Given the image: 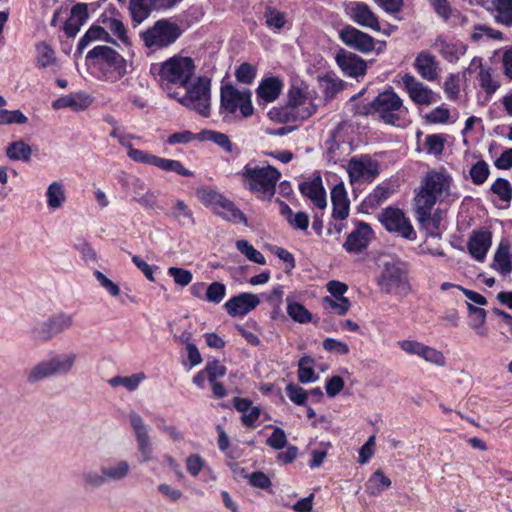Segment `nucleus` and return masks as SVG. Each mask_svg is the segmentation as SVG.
<instances>
[{
    "instance_id": "42",
    "label": "nucleus",
    "mask_w": 512,
    "mask_h": 512,
    "mask_svg": "<svg viewBox=\"0 0 512 512\" xmlns=\"http://www.w3.org/2000/svg\"><path fill=\"white\" fill-rule=\"evenodd\" d=\"M318 376L314 371V360L311 357L304 356L298 363V380L303 383L315 382Z\"/></svg>"
},
{
    "instance_id": "8",
    "label": "nucleus",
    "mask_w": 512,
    "mask_h": 512,
    "mask_svg": "<svg viewBox=\"0 0 512 512\" xmlns=\"http://www.w3.org/2000/svg\"><path fill=\"white\" fill-rule=\"evenodd\" d=\"M74 324V317L72 314L66 312H58L51 315L45 321L35 326L31 330L32 337L35 340L47 342L56 335L69 330Z\"/></svg>"
},
{
    "instance_id": "54",
    "label": "nucleus",
    "mask_w": 512,
    "mask_h": 512,
    "mask_svg": "<svg viewBox=\"0 0 512 512\" xmlns=\"http://www.w3.org/2000/svg\"><path fill=\"white\" fill-rule=\"evenodd\" d=\"M323 303L326 309H331L338 315H344L348 312L351 304L348 298H335L325 297Z\"/></svg>"
},
{
    "instance_id": "63",
    "label": "nucleus",
    "mask_w": 512,
    "mask_h": 512,
    "mask_svg": "<svg viewBox=\"0 0 512 512\" xmlns=\"http://www.w3.org/2000/svg\"><path fill=\"white\" fill-rule=\"evenodd\" d=\"M237 175L242 177L245 186L253 192L256 191V166H252L251 163H248L243 171L239 172Z\"/></svg>"
},
{
    "instance_id": "27",
    "label": "nucleus",
    "mask_w": 512,
    "mask_h": 512,
    "mask_svg": "<svg viewBox=\"0 0 512 512\" xmlns=\"http://www.w3.org/2000/svg\"><path fill=\"white\" fill-rule=\"evenodd\" d=\"M91 102V97L83 92L70 93L53 101L52 107L55 110L71 108L73 111H83L90 106Z\"/></svg>"
},
{
    "instance_id": "34",
    "label": "nucleus",
    "mask_w": 512,
    "mask_h": 512,
    "mask_svg": "<svg viewBox=\"0 0 512 512\" xmlns=\"http://www.w3.org/2000/svg\"><path fill=\"white\" fill-rule=\"evenodd\" d=\"M46 199L49 209H60L66 202L64 185L59 181L52 182L46 190Z\"/></svg>"
},
{
    "instance_id": "35",
    "label": "nucleus",
    "mask_w": 512,
    "mask_h": 512,
    "mask_svg": "<svg viewBox=\"0 0 512 512\" xmlns=\"http://www.w3.org/2000/svg\"><path fill=\"white\" fill-rule=\"evenodd\" d=\"M283 287L281 285H277L272 289L269 293H262L260 296H258V304L260 302L267 303L271 308V317L276 318L281 311V305L283 302Z\"/></svg>"
},
{
    "instance_id": "55",
    "label": "nucleus",
    "mask_w": 512,
    "mask_h": 512,
    "mask_svg": "<svg viewBox=\"0 0 512 512\" xmlns=\"http://www.w3.org/2000/svg\"><path fill=\"white\" fill-rule=\"evenodd\" d=\"M55 61L54 51L46 43L37 45V63L40 67L45 68L53 64Z\"/></svg>"
},
{
    "instance_id": "28",
    "label": "nucleus",
    "mask_w": 512,
    "mask_h": 512,
    "mask_svg": "<svg viewBox=\"0 0 512 512\" xmlns=\"http://www.w3.org/2000/svg\"><path fill=\"white\" fill-rule=\"evenodd\" d=\"M88 19V7L85 3H78L71 9L70 17L64 25V31L68 37H74Z\"/></svg>"
},
{
    "instance_id": "14",
    "label": "nucleus",
    "mask_w": 512,
    "mask_h": 512,
    "mask_svg": "<svg viewBox=\"0 0 512 512\" xmlns=\"http://www.w3.org/2000/svg\"><path fill=\"white\" fill-rule=\"evenodd\" d=\"M339 38L346 46L361 53H368L375 46V40L372 36L351 25H347L340 30Z\"/></svg>"
},
{
    "instance_id": "6",
    "label": "nucleus",
    "mask_w": 512,
    "mask_h": 512,
    "mask_svg": "<svg viewBox=\"0 0 512 512\" xmlns=\"http://www.w3.org/2000/svg\"><path fill=\"white\" fill-rule=\"evenodd\" d=\"M380 290L386 294L406 295L410 290L406 272L399 262H386L378 278Z\"/></svg>"
},
{
    "instance_id": "60",
    "label": "nucleus",
    "mask_w": 512,
    "mask_h": 512,
    "mask_svg": "<svg viewBox=\"0 0 512 512\" xmlns=\"http://www.w3.org/2000/svg\"><path fill=\"white\" fill-rule=\"evenodd\" d=\"M233 476L238 482L248 480L252 487H256V471L249 473L247 469L240 464H235L232 468Z\"/></svg>"
},
{
    "instance_id": "17",
    "label": "nucleus",
    "mask_w": 512,
    "mask_h": 512,
    "mask_svg": "<svg viewBox=\"0 0 512 512\" xmlns=\"http://www.w3.org/2000/svg\"><path fill=\"white\" fill-rule=\"evenodd\" d=\"M288 108L291 109L290 114L297 119H307L316 110V107L308 99L305 93L297 87H292L288 94Z\"/></svg>"
},
{
    "instance_id": "41",
    "label": "nucleus",
    "mask_w": 512,
    "mask_h": 512,
    "mask_svg": "<svg viewBox=\"0 0 512 512\" xmlns=\"http://www.w3.org/2000/svg\"><path fill=\"white\" fill-rule=\"evenodd\" d=\"M81 483L83 487L89 489L99 488L107 484L103 467L101 466L99 470L88 469L83 471L81 474Z\"/></svg>"
},
{
    "instance_id": "20",
    "label": "nucleus",
    "mask_w": 512,
    "mask_h": 512,
    "mask_svg": "<svg viewBox=\"0 0 512 512\" xmlns=\"http://www.w3.org/2000/svg\"><path fill=\"white\" fill-rule=\"evenodd\" d=\"M336 62L343 73L350 77L363 76L366 72V62L351 52H341L336 55Z\"/></svg>"
},
{
    "instance_id": "29",
    "label": "nucleus",
    "mask_w": 512,
    "mask_h": 512,
    "mask_svg": "<svg viewBox=\"0 0 512 512\" xmlns=\"http://www.w3.org/2000/svg\"><path fill=\"white\" fill-rule=\"evenodd\" d=\"M102 467L107 484L123 482L131 473V465L127 460H117Z\"/></svg>"
},
{
    "instance_id": "45",
    "label": "nucleus",
    "mask_w": 512,
    "mask_h": 512,
    "mask_svg": "<svg viewBox=\"0 0 512 512\" xmlns=\"http://www.w3.org/2000/svg\"><path fill=\"white\" fill-rule=\"evenodd\" d=\"M31 153V147L23 141L13 142L6 149V154L11 160L28 161Z\"/></svg>"
},
{
    "instance_id": "22",
    "label": "nucleus",
    "mask_w": 512,
    "mask_h": 512,
    "mask_svg": "<svg viewBox=\"0 0 512 512\" xmlns=\"http://www.w3.org/2000/svg\"><path fill=\"white\" fill-rule=\"evenodd\" d=\"M166 215L182 228H191L196 224L193 210L180 199L172 203Z\"/></svg>"
},
{
    "instance_id": "38",
    "label": "nucleus",
    "mask_w": 512,
    "mask_h": 512,
    "mask_svg": "<svg viewBox=\"0 0 512 512\" xmlns=\"http://www.w3.org/2000/svg\"><path fill=\"white\" fill-rule=\"evenodd\" d=\"M198 200L206 207L215 211L218 205L225 197L219 191L207 187H201L196 190Z\"/></svg>"
},
{
    "instance_id": "30",
    "label": "nucleus",
    "mask_w": 512,
    "mask_h": 512,
    "mask_svg": "<svg viewBox=\"0 0 512 512\" xmlns=\"http://www.w3.org/2000/svg\"><path fill=\"white\" fill-rule=\"evenodd\" d=\"M283 87L278 77H267L261 80L258 85V97L265 102H273L278 98Z\"/></svg>"
},
{
    "instance_id": "3",
    "label": "nucleus",
    "mask_w": 512,
    "mask_h": 512,
    "mask_svg": "<svg viewBox=\"0 0 512 512\" xmlns=\"http://www.w3.org/2000/svg\"><path fill=\"white\" fill-rule=\"evenodd\" d=\"M78 360L75 352H63L42 360L26 372V381L29 384L39 383L53 376L69 375Z\"/></svg>"
},
{
    "instance_id": "24",
    "label": "nucleus",
    "mask_w": 512,
    "mask_h": 512,
    "mask_svg": "<svg viewBox=\"0 0 512 512\" xmlns=\"http://www.w3.org/2000/svg\"><path fill=\"white\" fill-rule=\"evenodd\" d=\"M492 244V233L490 231H474L468 241V251L473 258L483 261Z\"/></svg>"
},
{
    "instance_id": "15",
    "label": "nucleus",
    "mask_w": 512,
    "mask_h": 512,
    "mask_svg": "<svg viewBox=\"0 0 512 512\" xmlns=\"http://www.w3.org/2000/svg\"><path fill=\"white\" fill-rule=\"evenodd\" d=\"M402 84L414 103L429 106L436 102V94L414 76L405 74L402 77Z\"/></svg>"
},
{
    "instance_id": "9",
    "label": "nucleus",
    "mask_w": 512,
    "mask_h": 512,
    "mask_svg": "<svg viewBox=\"0 0 512 512\" xmlns=\"http://www.w3.org/2000/svg\"><path fill=\"white\" fill-rule=\"evenodd\" d=\"M194 72L192 59L188 57H172L159 68L161 81L184 85Z\"/></svg>"
},
{
    "instance_id": "13",
    "label": "nucleus",
    "mask_w": 512,
    "mask_h": 512,
    "mask_svg": "<svg viewBox=\"0 0 512 512\" xmlns=\"http://www.w3.org/2000/svg\"><path fill=\"white\" fill-rule=\"evenodd\" d=\"M399 347L410 355H417L423 360L438 367L446 365L444 354L430 346L414 340H402L398 342Z\"/></svg>"
},
{
    "instance_id": "64",
    "label": "nucleus",
    "mask_w": 512,
    "mask_h": 512,
    "mask_svg": "<svg viewBox=\"0 0 512 512\" xmlns=\"http://www.w3.org/2000/svg\"><path fill=\"white\" fill-rule=\"evenodd\" d=\"M323 348L326 351L336 353L338 355H346L349 353V347L346 343L333 339L327 338L323 341Z\"/></svg>"
},
{
    "instance_id": "4",
    "label": "nucleus",
    "mask_w": 512,
    "mask_h": 512,
    "mask_svg": "<svg viewBox=\"0 0 512 512\" xmlns=\"http://www.w3.org/2000/svg\"><path fill=\"white\" fill-rule=\"evenodd\" d=\"M402 99L392 90H386L365 107V114L379 118L385 124L399 125L400 119L406 114Z\"/></svg>"
},
{
    "instance_id": "43",
    "label": "nucleus",
    "mask_w": 512,
    "mask_h": 512,
    "mask_svg": "<svg viewBox=\"0 0 512 512\" xmlns=\"http://www.w3.org/2000/svg\"><path fill=\"white\" fill-rule=\"evenodd\" d=\"M152 166H156L164 171L176 172L181 176L189 177L193 175V173L190 170L184 168L182 163L178 160L166 159L155 156V160Z\"/></svg>"
},
{
    "instance_id": "61",
    "label": "nucleus",
    "mask_w": 512,
    "mask_h": 512,
    "mask_svg": "<svg viewBox=\"0 0 512 512\" xmlns=\"http://www.w3.org/2000/svg\"><path fill=\"white\" fill-rule=\"evenodd\" d=\"M255 70L254 68L247 63L241 64L236 72L235 76L239 83L249 84L252 83L255 78Z\"/></svg>"
},
{
    "instance_id": "10",
    "label": "nucleus",
    "mask_w": 512,
    "mask_h": 512,
    "mask_svg": "<svg viewBox=\"0 0 512 512\" xmlns=\"http://www.w3.org/2000/svg\"><path fill=\"white\" fill-rule=\"evenodd\" d=\"M180 36V30L176 24L166 20H160L142 34L145 45L149 48H161L176 41Z\"/></svg>"
},
{
    "instance_id": "25",
    "label": "nucleus",
    "mask_w": 512,
    "mask_h": 512,
    "mask_svg": "<svg viewBox=\"0 0 512 512\" xmlns=\"http://www.w3.org/2000/svg\"><path fill=\"white\" fill-rule=\"evenodd\" d=\"M299 190L319 209H324L326 207V192L323 188L322 179L320 176H317L312 180L302 182L299 185Z\"/></svg>"
},
{
    "instance_id": "31",
    "label": "nucleus",
    "mask_w": 512,
    "mask_h": 512,
    "mask_svg": "<svg viewBox=\"0 0 512 512\" xmlns=\"http://www.w3.org/2000/svg\"><path fill=\"white\" fill-rule=\"evenodd\" d=\"M434 47L448 62H456L465 53V45L449 42L442 37L435 40Z\"/></svg>"
},
{
    "instance_id": "51",
    "label": "nucleus",
    "mask_w": 512,
    "mask_h": 512,
    "mask_svg": "<svg viewBox=\"0 0 512 512\" xmlns=\"http://www.w3.org/2000/svg\"><path fill=\"white\" fill-rule=\"evenodd\" d=\"M491 191L504 202H510L512 199V186L504 178H497L491 186Z\"/></svg>"
},
{
    "instance_id": "57",
    "label": "nucleus",
    "mask_w": 512,
    "mask_h": 512,
    "mask_svg": "<svg viewBox=\"0 0 512 512\" xmlns=\"http://www.w3.org/2000/svg\"><path fill=\"white\" fill-rule=\"evenodd\" d=\"M266 444L275 450L284 448L287 444L285 431L279 427L274 428L272 434L266 440Z\"/></svg>"
},
{
    "instance_id": "21",
    "label": "nucleus",
    "mask_w": 512,
    "mask_h": 512,
    "mask_svg": "<svg viewBox=\"0 0 512 512\" xmlns=\"http://www.w3.org/2000/svg\"><path fill=\"white\" fill-rule=\"evenodd\" d=\"M224 308L232 316H244L256 308V295L251 293H241L229 299Z\"/></svg>"
},
{
    "instance_id": "19",
    "label": "nucleus",
    "mask_w": 512,
    "mask_h": 512,
    "mask_svg": "<svg viewBox=\"0 0 512 512\" xmlns=\"http://www.w3.org/2000/svg\"><path fill=\"white\" fill-rule=\"evenodd\" d=\"M373 231L365 222H358L355 229L347 236L343 245L349 253H360L365 250L371 241Z\"/></svg>"
},
{
    "instance_id": "32",
    "label": "nucleus",
    "mask_w": 512,
    "mask_h": 512,
    "mask_svg": "<svg viewBox=\"0 0 512 512\" xmlns=\"http://www.w3.org/2000/svg\"><path fill=\"white\" fill-rule=\"evenodd\" d=\"M214 213L232 223L246 222L244 214L226 197L223 198Z\"/></svg>"
},
{
    "instance_id": "2",
    "label": "nucleus",
    "mask_w": 512,
    "mask_h": 512,
    "mask_svg": "<svg viewBox=\"0 0 512 512\" xmlns=\"http://www.w3.org/2000/svg\"><path fill=\"white\" fill-rule=\"evenodd\" d=\"M449 188L450 177L446 174L437 171L426 174L414 198L416 218L419 222L429 220L433 206L448 193Z\"/></svg>"
},
{
    "instance_id": "59",
    "label": "nucleus",
    "mask_w": 512,
    "mask_h": 512,
    "mask_svg": "<svg viewBox=\"0 0 512 512\" xmlns=\"http://www.w3.org/2000/svg\"><path fill=\"white\" fill-rule=\"evenodd\" d=\"M107 27L111 31L112 34L118 37V39L124 44H129V39L127 36V30L124 24L118 19H110L107 21Z\"/></svg>"
},
{
    "instance_id": "1",
    "label": "nucleus",
    "mask_w": 512,
    "mask_h": 512,
    "mask_svg": "<svg viewBox=\"0 0 512 512\" xmlns=\"http://www.w3.org/2000/svg\"><path fill=\"white\" fill-rule=\"evenodd\" d=\"M85 60L97 79L104 82L116 83L127 73L126 59L107 45L94 46L87 52Z\"/></svg>"
},
{
    "instance_id": "33",
    "label": "nucleus",
    "mask_w": 512,
    "mask_h": 512,
    "mask_svg": "<svg viewBox=\"0 0 512 512\" xmlns=\"http://www.w3.org/2000/svg\"><path fill=\"white\" fill-rule=\"evenodd\" d=\"M252 404V401L247 398L233 399V405L238 412L242 413L241 421L246 427H254L256 423V406Z\"/></svg>"
},
{
    "instance_id": "12",
    "label": "nucleus",
    "mask_w": 512,
    "mask_h": 512,
    "mask_svg": "<svg viewBox=\"0 0 512 512\" xmlns=\"http://www.w3.org/2000/svg\"><path fill=\"white\" fill-rule=\"evenodd\" d=\"M383 226L390 232L397 233L403 238L412 240L414 229L400 209L387 208L380 216Z\"/></svg>"
},
{
    "instance_id": "62",
    "label": "nucleus",
    "mask_w": 512,
    "mask_h": 512,
    "mask_svg": "<svg viewBox=\"0 0 512 512\" xmlns=\"http://www.w3.org/2000/svg\"><path fill=\"white\" fill-rule=\"evenodd\" d=\"M204 370L207 374L209 382L217 381L218 378H221L226 374V367L219 361L207 363Z\"/></svg>"
},
{
    "instance_id": "40",
    "label": "nucleus",
    "mask_w": 512,
    "mask_h": 512,
    "mask_svg": "<svg viewBox=\"0 0 512 512\" xmlns=\"http://www.w3.org/2000/svg\"><path fill=\"white\" fill-rule=\"evenodd\" d=\"M146 379L143 372L132 374L131 376H115L111 378L108 383L111 387L123 386L128 391H135L140 383Z\"/></svg>"
},
{
    "instance_id": "58",
    "label": "nucleus",
    "mask_w": 512,
    "mask_h": 512,
    "mask_svg": "<svg viewBox=\"0 0 512 512\" xmlns=\"http://www.w3.org/2000/svg\"><path fill=\"white\" fill-rule=\"evenodd\" d=\"M168 274L173 277L174 282L182 287L187 286L192 281V273L189 270L177 267H170Z\"/></svg>"
},
{
    "instance_id": "39",
    "label": "nucleus",
    "mask_w": 512,
    "mask_h": 512,
    "mask_svg": "<svg viewBox=\"0 0 512 512\" xmlns=\"http://www.w3.org/2000/svg\"><path fill=\"white\" fill-rule=\"evenodd\" d=\"M197 139L200 141H211L226 152L232 151V143L229 137L224 133L212 130H202L197 134Z\"/></svg>"
},
{
    "instance_id": "37",
    "label": "nucleus",
    "mask_w": 512,
    "mask_h": 512,
    "mask_svg": "<svg viewBox=\"0 0 512 512\" xmlns=\"http://www.w3.org/2000/svg\"><path fill=\"white\" fill-rule=\"evenodd\" d=\"M390 486L391 480L381 470H377L368 479L366 491L371 496H377Z\"/></svg>"
},
{
    "instance_id": "50",
    "label": "nucleus",
    "mask_w": 512,
    "mask_h": 512,
    "mask_svg": "<svg viewBox=\"0 0 512 512\" xmlns=\"http://www.w3.org/2000/svg\"><path fill=\"white\" fill-rule=\"evenodd\" d=\"M263 16L267 27L272 29H281L286 23L284 13L272 7H266Z\"/></svg>"
},
{
    "instance_id": "5",
    "label": "nucleus",
    "mask_w": 512,
    "mask_h": 512,
    "mask_svg": "<svg viewBox=\"0 0 512 512\" xmlns=\"http://www.w3.org/2000/svg\"><path fill=\"white\" fill-rule=\"evenodd\" d=\"M221 113L236 115L238 112L243 118L253 115L252 91L247 88H239L233 84H225L220 93Z\"/></svg>"
},
{
    "instance_id": "44",
    "label": "nucleus",
    "mask_w": 512,
    "mask_h": 512,
    "mask_svg": "<svg viewBox=\"0 0 512 512\" xmlns=\"http://www.w3.org/2000/svg\"><path fill=\"white\" fill-rule=\"evenodd\" d=\"M129 9L133 21L137 23L144 21L153 10L149 0H130Z\"/></svg>"
},
{
    "instance_id": "36",
    "label": "nucleus",
    "mask_w": 512,
    "mask_h": 512,
    "mask_svg": "<svg viewBox=\"0 0 512 512\" xmlns=\"http://www.w3.org/2000/svg\"><path fill=\"white\" fill-rule=\"evenodd\" d=\"M94 41H106L113 42L110 38L109 33L102 28L101 26H92L89 30L84 34V36L79 40L77 46V52L82 53L83 50Z\"/></svg>"
},
{
    "instance_id": "23",
    "label": "nucleus",
    "mask_w": 512,
    "mask_h": 512,
    "mask_svg": "<svg viewBox=\"0 0 512 512\" xmlns=\"http://www.w3.org/2000/svg\"><path fill=\"white\" fill-rule=\"evenodd\" d=\"M280 176L281 173L273 166L267 165L258 168V193H262L263 197L271 199Z\"/></svg>"
},
{
    "instance_id": "56",
    "label": "nucleus",
    "mask_w": 512,
    "mask_h": 512,
    "mask_svg": "<svg viewBox=\"0 0 512 512\" xmlns=\"http://www.w3.org/2000/svg\"><path fill=\"white\" fill-rule=\"evenodd\" d=\"M94 276L101 285V287H103L110 296L118 297L120 295L119 286L115 282L110 280L104 273L96 270L94 272Z\"/></svg>"
},
{
    "instance_id": "46",
    "label": "nucleus",
    "mask_w": 512,
    "mask_h": 512,
    "mask_svg": "<svg viewBox=\"0 0 512 512\" xmlns=\"http://www.w3.org/2000/svg\"><path fill=\"white\" fill-rule=\"evenodd\" d=\"M494 261L497 265L496 269L503 275H507L512 271V262L508 247L501 244L494 255Z\"/></svg>"
},
{
    "instance_id": "52",
    "label": "nucleus",
    "mask_w": 512,
    "mask_h": 512,
    "mask_svg": "<svg viewBox=\"0 0 512 512\" xmlns=\"http://www.w3.org/2000/svg\"><path fill=\"white\" fill-rule=\"evenodd\" d=\"M226 295V286L220 282L211 283L206 290V300L210 303L219 304Z\"/></svg>"
},
{
    "instance_id": "49",
    "label": "nucleus",
    "mask_w": 512,
    "mask_h": 512,
    "mask_svg": "<svg viewBox=\"0 0 512 512\" xmlns=\"http://www.w3.org/2000/svg\"><path fill=\"white\" fill-rule=\"evenodd\" d=\"M469 174L475 185H481L487 180L490 169L484 160H480L471 167Z\"/></svg>"
},
{
    "instance_id": "48",
    "label": "nucleus",
    "mask_w": 512,
    "mask_h": 512,
    "mask_svg": "<svg viewBox=\"0 0 512 512\" xmlns=\"http://www.w3.org/2000/svg\"><path fill=\"white\" fill-rule=\"evenodd\" d=\"M28 118L20 110H7L0 108V126L11 124H26Z\"/></svg>"
},
{
    "instance_id": "11",
    "label": "nucleus",
    "mask_w": 512,
    "mask_h": 512,
    "mask_svg": "<svg viewBox=\"0 0 512 512\" xmlns=\"http://www.w3.org/2000/svg\"><path fill=\"white\" fill-rule=\"evenodd\" d=\"M129 422L135 433L142 462H149L153 458V448L149 435V427L143 418L135 411H130Z\"/></svg>"
},
{
    "instance_id": "47",
    "label": "nucleus",
    "mask_w": 512,
    "mask_h": 512,
    "mask_svg": "<svg viewBox=\"0 0 512 512\" xmlns=\"http://www.w3.org/2000/svg\"><path fill=\"white\" fill-rule=\"evenodd\" d=\"M287 313L296 322L307 323L312 319L311 313L300 303L287 300Z\"/></svg>"
},
{
    "instance_id": "26",
    "label": "nucleus",
    "mask_w": 512,
    "mask_h": 512,
    "mask_svg": "<svg viewBox=\"0 0 512 512\" xmlns=\"http://www.w3.org/2000/svg\"><path fill=\"white\" fill-rule=\"evenodd\" d=\"M414 67L418 74L427 81L438 78V63L436 57L427 51H421L415 58Z\"/></svg>"
},
{
    "instance_id": "18",
    "label": "nucleus",
    "mask_w": 512,
    "mask_h": 512,
    "mask_svg": "<svg viewBox=\"0 0 512 512\" xmlns=\"http://www.w3.org/2000/svg\"><path fill=\"white\" fill-rule=\"evenodd\" d=\"M346 12L348 16L359 26L373 31H380L381 27L378 17L366 3L353 2L347 7Z\"/></svg>"
},
{
    "instance_id": "16",
    "label": "nucleus",
    "mask_w": 512,
    "mask_h": 512,
    "mask_svg": "<svg viewBox=\"0 0 512 512\" xmlns=\"http://www.w3.org/2000/svg\"><path fill=\"white\" fill-rule=\"evenodd\" d=\"M351 182L372 181L379 174L378 163L370 158H352L348 163Z\"/></svg>"
},
{
    "instance_id": "53",
    "label": "nucleus",
    "mask_w": 512,
    "mask_h": 512,
    "mask_svg": "<svg viewBox=\"0 0 512 512\" xmlns=\"http://www.w3.org/2000/svg\"><path fill=\"white\" fill-rule=\"evenodd\" d=\"M287 397L296 405H306L308 392L296 384H288L285 388Z\"/></svg>"
},
{
    "instance_id": "7",
    "label": "nucleus",
    "mask_w": 512,
    "mask_h": 512,
    "mask_svg": "<svg viewBox=\"0 0 512 512\" xmlns=\"http://www.w3.org/2000/svg\"><path fill=\"white\" fill-rule=\"evenodd\" d=\"M182 103L202 116H209L210 112V80L199 77L187 87Z\"/></svg>"
}]
</instances>
